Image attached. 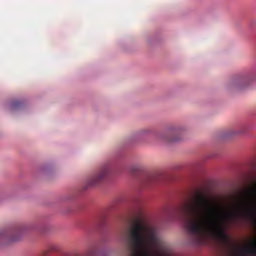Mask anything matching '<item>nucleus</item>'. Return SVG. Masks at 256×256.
<instances>
[{"instance_id":"10","label":"nucleus","mask_w":256,"mask_h":256,"mask_svg":"<svg viewBox=\"0 0 256 256\" xmlns=\"http://www.w3.org/2000/svg\"><path fill=\"white\" fill-rule=\"evenodd\" d=\"M245 133H247V126H242V127L236 132L237 135H243V134H245Z\"/></svg>"},{"instance_id":"4","label":"nucleus","mask_w":256,"mask_h":256,"mask_svg":"<svg viewBox=\"0 0 256 256\" xmlns=\"http://www.w3.org/2000/svg\"><path fill=\"white\" fill-rule=\"evenodd\" d=\"M254 77L251 75L247 76H239L235 78L234 85L237 89H245V87H249L251 83H253Z\"/></svg>"},{"instance_id":"12","label":"nucleus","mask_w":256,"mask_h":256,"mask_svg":"<svg viewBox=\"0 0 256 256\" xmlns=\"http://www.w3.org/2000/svg\"><path fill=\"white\" fill-rule=\"evenodd\" d=\"M20 105H21V102L16 101V102H14V103L12 104V107H13V109H17V107H19Z\"/></svg>"},{"instance_id":"11","label":"nucleus","mask_w":256,"mask_h":256,"mask_svg":"<svg viewBox=\"0 0 256 256\" xmlns=\"http://www.w3.org/2000/svg\"><path fill=\"white\" fill-rule=\"evenodd\" d=\"M97 251H95V248H90L87 252L86 255L87 256H94L96 255Z\"/></svg>"},{"instance_id":"2","label":"nucleus","mask_w":256,"mask_h":256,"mask_svg":"<svg viewBox=\"0 0 256 256\" xmlns=\"http://www.w3.org/2000/svg\"><path fill=\"white\" fill-rule=\"evenodd\" d=\"M127 241L136 251L135 256H152L153 249L159 245L157 230L143 218H137L132 222L128 230Z\"/></svg>"},{"instance_id":"6","label":"nucleus","mask_w":256,"mask_h":256,"mask_svg":"<svg viewBox=\"0 0 256 256\" xmlns=\"http://www.w3.org/2000/svg\"><path fill=\"white\" fill-rule=\"evenodd\" d=\"M1 239H6V241L12 242V241H19V238H17V231H11L7 230L0 234Z\"/></svg>"},{"instance_id":"9","label":"nucleus","mask_w":256,"mask_h":256,"mask_svg":"<svg viewBox=\"0 0 256 256\" xmlns=\"http://www.w3.org/2000/svg\"><path fill=\"white\" fill-rule=\"evenodd\" d=\"M130 171L133 175H137V173H139V171H141V167L140 166H132L130 168Z\"/></svg>"},{"instance_id":"3","label":"nucleus","mask_w":256,"mask_h":256,"mask_svg":"<svg viewBox=\"0 0 256 256\" xmlns=\"http://www.w3.org/2000/svg\"><path fill=\"white\" fill-rule=\"evenodd\" d=\"M111 172L109 166H104L101 170L94 176H92L89 181L88 185L92 187L93 185H99L102 181H105L107 177H109V173Z\"/></svg>"},{"instance_id":"7","label":"nucleus","mask_w":256,"mask_h":256,"mask_svg":"<svg viewBox=\"0 0 256 256\" xmlns=\"http://www.w3.org/2000/svg\"><path fill=\"white\" fill-rule=\"evenodd\" d=\"M241 255L242 256H246V255H256V240H252L251 245L247 248H244L241 251Z\"/></svg>"},{"instance_id":"5","label":"nucleus","mask_w":256,"mask_h":256,"mask_svg":"<svg viewBox=\"0 0 256 256\" xmlns=\"http://www.w3.org/2000/svg\"><path fill=\"white\" fill-rule=\"evenodd\" d=\"M178 133H179L178 128L169 129L166 132V135L162 136V139H164V141H167V143H175L177 141H180L181 139V137L178 136Z\"/></svg>"},{"instance_id":"8","label":"nucleus","mask_w":256,"mask_h":256,"mask_svg":"<svg viewBox=\"0 0 256 256\" xmlns=\"http://www.w3.org/2000/svg\"><path fill=\"white\" fill-rule=\"evenodd\" d=\"M155 181V176H147L145 182H144V187H149L151 183Z\"/></svg>"},{"instance_id":"1","label":"nucleus","mask_w":256,"mask_h":256,"mask_svg":"<svg viewBox=\"0 0 256 256\" xmlns=\"http://www.w3.org/2000/svg\"><path fill=\"white\" fill-rule=\"evenodd\" d=\"M254 187L248 190L247 199L236 210L227 214H219L209 196L199 191L196 192L190 206L182 205L175 213L181 216L187 213L193 215L194 219L188 222L187 229L196 245H201L210 233L227 243L229 236L225 225H237L241 219L256 223V182Z\"/></svg>"}]
</instances>
